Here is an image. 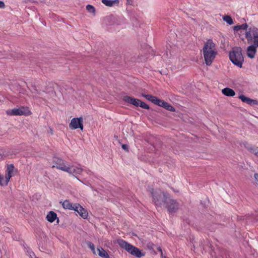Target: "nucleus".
I'll list each match as a JSON object with an SVG mask.
<instances>
[{
  "label": "nucleus",
  "mask_w": 258,
  "mask_h": 258,
  "mask_svg": "<svg viewBox=\"0 0 258 258\" xmlns=\"http://www.w3.org/2000/svg\"><path fill=\"white\" fill-rule=\"evenodd\" d=\"M151 193L153 195V201L156 206L159 207L163 203H164L166 204V208L170 213H174L178 209V203L168 197V195L166 194L161 191H159V192L156 191L155 194H153V192Z\"/></svg>",
  "instance_id": "obj_1"
},
{
  "label": "nucleus",
  "mask_w": 258,
  "mask_h": 258,
  "mask_svg": "<svg viewBox=\"0 0 258 258\" xmlns=\"http://www.w3.org/2000/svg\"><path fill=\"white\" fill-rule=\"evenodd\" d=\"M203 54L206 65L210 66L217 54L216 45L212 39H209L205 42Z\"/></svg>",
  "instance_id": "obj_2"
},
{
  "label": "nucleus",
  "mask_w": 258,
  "mask_h": 258,
  "mask_svg": "<svg viewBox=\"0 0 258 258\" xmlns=\"http://www.w3.org/2000/svg\"><path fill=\"white\" fill-rule=\"evenodd\" d=\"M117 243L120 247L124 249L129 253L134 256H136L137 257H141L145 255V253L138 248L132 245L123 239H118Z\"/></svg>",
  "instance_id": "obj_3"
},
{
  "label": "nucleus",
  "mask_w": 258,
  "mask_h": 258,
  "mask_svg": "<svg viewBox=\"0 0 258 258\" xmlns=\"http://www.w3.org/2000/svg\"><path fill=\"white\" fill-rule=\"evenodd\" d=\"M229 58L232 62L241 68L244 61V58L242 54V49L240 47H235L232 48L229 53Z\"/></svg>",
  "instance_id": "obj_4"
},
{
  "label": "nucleus",
  "mask_w": 258,
  "mask_h": 258,
  "mask_svg": "<svg viewBox=\"0 0 258 258\" xmlns=\"http://www.w3.org/2000/svg\"><path fill=\"white\" fill-rule=\"evenodd\" d=\"M66 209L74 210L77 212L83 219H86L88 217V212L79 204H73L66 200Z\"/></svg>",
  "instance_id": "obj_5"
},
{
  "label": "nucleus",
  "mask_w": 258,
  "mask_h": 258,
  "mask_svg": "<svg viewBox=\"0 0 258 258\" xmlns=\"http://www.w3.org/2000/svg\"><path fill=\"white\" fill-rule=\"evenodd\" d=\"M245 37L248 43L258 46V28H250L245 33Z\"/></svg>",
  "instance_id": "obj_6"
},
{
  "label": "nucleus",
  "mask_w": 258,
  "mask_h": 258,
  "mask_svg": "<svg viewBox=\"0 0 258 258\" xmlns=\"http://www.w3.org/2000/svg\"><path fill=\"white\" fill-rule=\"evenodd\" d=\"M7 113L9 115H29L31 114V112L27 107L22 106L7 110Z\"/></svg>",
  "instance_id": "obj_7"
},
{
  "label": "nucleus",
  "mask_w": 258,
  "mask_h": 258,
  "mask_svg": "<svg viewBox=\"0 0 258 258\" xmlns=\"http://www.w3.org/2000/svg\"><path fill=\"white\" fill-rule=\"evenodd\" d=\"M83 171L86 172L88 174H90L91 172L89 170L83 169L79 165L76 166L72 165L68 167H66V172L75 176L78 174H81Z\"/></svg>",
  "instance_id": "obj_8"
},
{
  "label": "nucleus",
  "mask_w": 258,
  "mask_h": 258,
  "mask_svg": "<svg viewBox=\"0 0 258 258\" xmlns=\"http://www.w3.org/2000/svg\"><path fill=\"white\" fill-rule=\"evenodd\" d=\"M17 170L15 169L13 164H8L7 165L5 177V185H7L8 184L9 182L10 181V179L12 177L15 175V172H17Z\"/></svg>",
  "instance_id": "obj_9"
},
{
  "label": "nucleus",
  "mask_w": 258,
  "mask_h": 258,
  "mask_svg": "<svg viewBox=\"0 0 258 258\" xmlns=\"http://www.w3.org/2000/svg\"><path fill=\"white\" fill-rule=\"evenodd\" d=\"M69 127L71 130L80 128L82 131L83 130V119L82 117L79 118H73L69 124Z\"/></svg>",
  "instance_id": "obj_10"
},
{
  "label": "nucleus",
  "mask_w": 258,
  "mask_h": 258,
  "mask_svg": "<svg viewBox=\"0 0 258 258\" xmlns=\"http://www.w3.org/2000/svg\"><path fill=\"white\" fill-rule=\"evenodd\" d=\"M257 47H258L257 46H256L252 44L251 45L247 47V55L249 58H253L254 57L256 52Z\"/></svg>",
  "instance_id": "obj_11"
},
{
  "label": "nucleus",
  "mask_w": 258,
  "mask_h": 258,
  "mask_svg": "<svg viewBox=\"0 0 258 258\" xmlns=\"http://www.w3.org/2000/svg\"><path fill=\"white\" fill-rule=\"evenodd\" d=\"M123 100L125 102L133 104L136 106H139L141 100L128 96H125L123 97Z\"/></svg>",
  "instance_id": "obj_12"
},
{
  "label": "nucleus",
  "mask_w": 258,
  "mask_h": 258,
  "mask_svg": "<svg viewBox=\"0 0 258 258\" xmlns=\"http://www.w3.org/2000/svg\"><path fill=\"white\" fill-rule=\"evenodd\" d=\"M238 98L244 103H247L248 105H257L258 104V102L256 100L252 99L250 98L246 97L243 95H240L239 96Z\"/></svg>",
  "instance_id": "obj_13"
},
{
  "label": "nucleus",
  "mask_w": 258,
  "mask_h": 258,
  "mask_svg": "<svg viewBox=\"0 0 258 258\" xmlns=\"http://www.w3.org/2000/svg\"><path fill=\"white\" fill-rule=\"evenodd\" d=\"M157 105L162 107L168 111L172 112H174L175 111L174 107H173L171 104L160 99L159 100Z\"/></svg>",
  "instance_id": "obj_14"
},
{
  "label": "nucleus",
  "mask_w": 258,
  "mask_h": 258,
  "mask_svg": "<svg viewBox=\"0 0 258 258\" xmlns=\"http://www.w3.org/2000/svg\"><path fill=\"white\" fill-rule=\"evenodd\" d=\"M46 219L50 223L53 222L56 219H57V223L59 222V219L57 218V214L53 211L49 212Z\"/></svg>",
  "instance_id": "obj_15"
},
{
  "label": "nucleus",
  "mask_w": 258,
  "mask_h": 258,
  "mask_svg": "<svg viewBox=\"0 0 258 258\" xmlns=\"http://www.w3.org/2000/svg\"><path fill=\"white\" fill-rule=\"evenodd\" d=\"M53 161L55 162V165H53L52 168L56 167L58 169L64 171V165L63 160L57 158H54Z\"/></svg>",
  "instance_id": "obj_16"
},
{
  "label": "nucleus",
  "mask_w": 258,
  "mask_h": 258,
  "mask_svg": "<svg viewBox=\"0 0 258 258\" xmlns=\"http://www.w3.org/2000/svg\"><path fill=\"white\" fill-rule=\"evenodd\" d=\"M142 96L146 98L147 100L150 101L151 102H152V103H153L154 104H156V105H157V104L160 100L156 97H155L151 95H149V94L146 95L145 94H142Z\"/></svg>",
  "instance_id": "obj_17"
},
{
  "label": "nucleus",
  "mask_w": 258,
  "mask_h": 258,
  "mask_svg": "<svg viewBox=\"0 0 258 258\" xmlns=\"http://www.w3.org/2000/svg\"><path fill=\"white\" fill-rule=\"evenodd\" d=\"M222 93L226 96H234L235 94L234 91L229 88H225L222 90Z\"/></svg>",
  "instance_id": "obj_18"
},
{
  "label": "nucleus",
  "mask_w": 258,
  "mask_h": 258,
  "mask_svg": "<svg viewBox=\"0 0 258 258\" xmlns=\"http://www.w3.org/2000/svg\"><path fill=\"white\" fill-rule=\"evenodd\" d=\"M98 255L103 258H110L108 253L102 247H99L97 248Z\"/></svg>",
  "instance_id": "obj_19"
},
{
  "label": "nucleus",
  "mask_w": 258,
  "mask_h": 258,
  "mask_svg": "<svg viewBox=\"0 0 258 258\" xmlns=\"http://www.w3.org/2000/svg\"><path fill=\"white\" fill-rule=\"evenodd\" d=\"M102 3L106 6L112 7L115 4H119V0H102Z\"/></svg>",
  "instance_id": "obj_20"
},
{
  "label": "nucleus",
  "mask_w": 258,
  "mask_h": 258,
  "mask_svg": "<svg viewBox=\"0 0 258 258\" xmlns=\"http://www.w3.org/2000/svg\"><path fill=\"white\" fill-rule=\"evenodd\" d=\"M248 27V25L247 24H243L241 25H237L235 26L234 27V30L235 31H238L241 29L246 30Z\"/></svg>",
  "instance_id": "obj_21"
},
{
  "label": "nucleus",
  "mask_w": 258,
  "mask_h": 258,
  "mask_svg": "<svg viewBox=\"0 0 258 258\" xmlns=\"http://www.w3.org/2000/svg\"><path fill=\"white\" fill-rule=\"evenodd\" d=\"M86 9L89 13L92 14L94 15L95 14V9L92 5H87Z\"/></svg>",
  "instance_id": "obj_22"
},
{
  "label": "nucleus",
  "mask_w": 258,
  "mask_h": 258,
  "mask_svg": "<svg viewBox=\"0 0 258 258\" xmlns=\"http://www.w3.org/2000/svg\"><path fill=\"white\" fill-rule=\"evenodd\" d=\"M223 19L229 25H232L233 24V21L231 17L229 16H224L223 17Z\"/></svg>",
  "instance_id": "obj_23"
},
{
  "label": "nucleus",
  "mask_w": 258,
  "mask_h": 258,
  "mask_svg": "<svg viewBox=\"0 0 258 258\" xmlns=\"http://www.w3.org/2000/svg\"><path fill=\"white\" fill-rule=\"evenodd\" d=\"M87 245L92 250L93 252L94 253H95V246H94V244L93 243H92L91 242H88Z\"/></svg>",
  "instance_id": "obj_24"
},
{
  "label": "nucleus",
  "mask_w": 258,
  "mask_h": 258,
  "mask_svg": "<svg viewBox=\"0 0 258 258\" xmlns=\"http://www.w3.org/2000/svg\"><path fill=\"white\" fill-rule=\"evenodd\" d=\"M139 106L144 109H149V106L141 101L140 103Z\"/></svg>",
  "instance_id": "obj_25"
},
{
  "label": "nucleus",
  "mask_w": 258,
  "mask_h": 258,
  "mask_svg": "<svg viewBox=\"0 0 258 258\" xmlns=\"http://www.w3.org/2000/svg\"><path fill=\"white\" fill-rule=\"evenodd\" d=\"M5 185V178L3 175L0 174V186H4Z\"/></svg>",
  "instance_id": "obj_26"
},
{
  "label": "nucleus",
  "mask_w": 258,
  "mask_h": 258,
  "mask_svg": "<svg viewBox=\"0 0 258 258\" xmlns=\"http://www.w3.org/2000/svg\"><path fill=\"white\" fill-rule=\"evenodd\" d=\"M250 151L258 157V148H251Z\"/></svg>",
  "instance_id": "obj_27"
},
{
  "label": "nucleus",
  "mask_w": 258,
  "mask_h": 258,
  "mask_svg": "<svg viewBox=\"0 0 258 258\" xmlns=\"http://www.w3.org/2000/svg\"><path fill=\"white\" fill-rule=\"evenodd\" d=\"M5 8V4L4 2L0 1V8L4 9Z\"/></svg>",
  "instance_id": "obj_28"
},
{
  "label": "nucleus",
  "mask_w": 258,
  "mask_h": 258,
  "mask_svg": "<svg viewBox=\"0 0 258 258\" xmlns=\"http://www.w3.org/2000/svg\"><path fill=\"white\" fill-rule=\"evenodd\" d=\"M122 148L124 150H126V151H128V147L125 144H122Z\"/></svg>",
  "instance_id": "obj_29"
},
{
  "label": "nucleus",
  "mask_w": 258,
  "mask_h": 258,
  "mask_svg": "<svg viewBox=\"0 0 258 258\" xmlns=\"http://www.w3.org/2000/svg\"><path fill=\"white\" fill-rule=\"evenodd\" d=\"M254 178L258 182V173L254 174Z\"/></svg>",
  "instance_id": "obj_30"
},
{
  "label": "nucleus",
  "mask_w": 258,
  "mask_h": 258,
  "mask_svg": "<svg viewBox=\"0 0 258 258\" xmlns=\"http://www.w3.org/2000/svg\"><path fill=\"white\" fill-rule=\"evenodd\" d=\"M126 4L128 5H132V1L131 0H126Z\"/></svg>",
  "instance_id": "obj_31"
},
{
  "label": "nucleus",
  "mask_w": 258,
  "mask_h": 258,
  "mask_svg": "<svg viewBox=\"0 0 258 258\" xmlns=\"http://www.w3.org/2000/svg\"><path fill=\"white\" fill-rule=\"evenodd\" d=\"M60 203L61 204L63 208H64V206H65L64 202H61Z\"/></svg>",
  "instance_id": "obj_32"
},
{
  "label": "nucleus",
  "mask_w": 258,
  "mask_h": 258,
  "mask_svg": "<svg viewBox=\"0 0 258 258\" xmlns=\"http://www.w3.org/2000/svg\"><path fill=\"white\" fill-rule=\"evenodd\" d=\"M33 97L37 98V97H38V96L37 94H34V95H33Z\"/></svg>",
  "instance_id": "obj_33"
},
{
  "label": "nucleus",
  "mask_w": 258,
  "mask_h": 258,
  "mask_svg": "<svg viewBox=\"0 0 258 258\" xmlns=\"http://www.w3.org/2000/svg\"><path fill=\"white\" fill-rule=\"evenodd\" d=\"M50 132L51 133V134H53V133H52V128H50Z\"/></svg>",
  "instance_id": "obj_34"
},
{
  "label": "nucleus",
  "mask_w": 258,
  "mask_h": 258,
  "mask_svg": "<svg viewBox=\"0 0 258 258\" xmlns=\"http://www.w3.org/2000/svg\"><path fill=\"white\" fill-rule=\"evenodd\" d=\"M38 94L41 95V93L39 92L38 93Z\"/></svg>",
  "instance_id": "obj_35"
}]
</instances>
